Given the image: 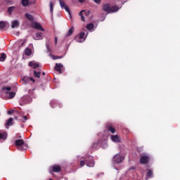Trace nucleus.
<instances>
[{"label":"nucleus","instance_id":"nucleus-1","mask_svg":"<svg viewBox=\"0 0 180 180\" xmlns=\"http://www.w3.org/2000/svg\"><path fill=\"white\" fill-rule=\"evenodd\" d=\"M103 11L106 13H114V12H117L119 8L117 6H112L109 4H105L103 5Z\"/></svg>","mask_w":180,"mask_h":180},{"label":"nucleus","instance_id":"nucleus-2","mask_svg":"<svg viewBox=\"0 0 180 180\" xmlns=\"http://www.w3.org/2000/svg\"><path fill=\"white\" fill-rule=\"evenodd\" d=\"M11 89H12L11 87H2L1 89V92L6 95V98H8V99H12V98L16 95V94L13 91L9 92Z\"/></svg>","mask_w":180,"mask_h":180},{"label":"nucleus","instance_id":"nucleus-3","mask_svg":"<svg viewBox=\"0 0 180 180\" xmlns=\"http://www.w3.org/2000/svg\"><path fill=\"white\" fill-rule=\"evenodd\" d=\"M124 160V156L121 154H117L113 158V161L115 162V164H120V162H122V161Z\"/></svg>","mask_w":180,"mask_h":180},{"label":"nucleus","instance_id":"nucleus-4","mask_svg":"<svg viewBox=\"0 0 180 180\" xmlns=\"http://www.w3.org/2000/svg\"><path fill=\"white\" fill-rule=\"evenodd\" d=\"M85 162L87 167H94V165H95V162L94 161V158H92V156L86 158Z\"/></svg>","mask_w":180,"mask_h":180},{"label":"nucleus","instance_id":"nucleus-5","mask_svg":"<svg viewBox=\"0 0 180 180\" xmlns=\"http://www.w3.org/2000/svg\"><path fill=\"white\" fill-rule=\"evenodd\" d=\"M59 4L62 9H65L66 12L69 13V15H71V11H70V8L68 6H65V2L63 0H59Z\"/></svg>","mask_w":180,"mask_h":180},{"label":"nucleus","instance_id":"nucleus-6","mask_svg":"<svg viewBox=\"0 0 180 180\" xmlns=\"http://www.w3.org/2000/svg\"><path fill=\"white\" fill-rule=\"evenodd\" d=\"M32 27H33V29H37V30H41V32H44V29H43L40 23L32 22Z\"/></svg>","mask_w":180,"mask_h":180},{"label":"nucleus","instance_id":"nucleus-7","mask_svg":"<svg viewBox=\"0 0 180 180\" xmlns=\"http://www.w3.org/2000/svg\"><path fill=\"white\" fill-rule=\"evenodd\" d=\"M76 40L79 43H82L85 40V33L81 32L78 37H76Z\"/></svg>","mask_w":180,"mask_h":180},{"label":"nucleus","instance_id":"nucleus-8","mask_svg":"<svg viewBox=\"0 0 180 180\" xmlns=\"http://www.w3.org/2000/svg\"><path fill=\"white\" fill-rule=\"evenodd\" d=\"M28 65L29 67H32V68L34 69L39 68L40 67V64H39L34 60L29 62Z\"/></svg>","mask_w":180,"mask_h":180},{"label":"nucleus","instance_id":"nucleus-9","mask_svg":"<svg viewBox=\"0 0 180 180\" xmlns=\"http://www.w3.org/2000/svg\"><path fill=\"white\" fill-rule=\"evenodd\" d=\"M150 160V158H148V156H142L140 158V162L141 164H147V162H148V160Z\"/></svg>","mask_w":180,"mask_h":180},{"label":"nucleus","instance_id":"nucleus-10","mask_svg":"<svg viewBox=\"0 0 180 180\" xmlns=\"http://www.w3.org/2000/svg\"><path fill=\"white\" fill-rule=\"evenodd\" d=\"M110 139L114 143H120V137L118 135H112Z\"/></svg>","mask_w":180,"mask_h":180},{"label":"nucleus","instance_id":"nucleus-11","mask_svg":"<svg viewBox=\"0 0 180 180\" xmlns=\"http://www.w3.org/2000/svg\"><path fill=\"white\" fill-rule=\"evenodd\" d=\"M51 168L53 172H60L61 171V167L60 165H55Z\"/></svg>","mask_w":180,"mask_h":180},{"label":"nucleus","instance_id":"nucleus-12","mask_svg":"<svg viewBox=\"0 0 180 180\" xmlns=\"http://www.w3.org/2000/svg\"><path fill=\"white\" fill-rule=\"evenodd\" d=\"M63 67V64L61 63H56L55 66L56 71H58V72H60L61 74V68Z\"/></svg>","mask_w":180,"mask_h":180},{"label":"nucleus","instance_id":"nucleus-13","mask_svg":"<svg viewBox=\"0 0 180 180\" xmlns=\"http://www.w3.org/2000/svg\"><path fill=\"white\" fill-rule=\"evenodd\" d=\"M34 39V40H41L43 39V34L41 32H37Z\"/></svg>","mask_w":180,"mask_h":180},{"label":"nucleus","instance_id":"nucleus-14","mask_svg":"<svg viewBox=\"0 0 180 180\" xmlns=\"http://www.w3.org/2000/svg\"><path fill=\"white\" fill-rule=\"evenodd\" d=\"M19 27V21L15 20L11 22L12 29H15V27Z\"/></svg>","mask_w":180,"mask_h":180},{"label":"nucleus","instance_id":"nucleus-15","mask_svg":"<svg viewBox=\"0 0 180 180\" xmlns=\"http://www.w3.org/2000/svg\"><path fill=\"white\" fill-rule=\"evenodd\" d=\"M13 122V118H12V117L9 118L8 120L7 121V122L5 124L6 128L8 129V127H9V126H12Z\"/></svg>","mask_w":180,"mask_h":180},{"label":"nucleus","instance_id":"nucleus-16","mask_svg":"<svg viewBox=\"0 0 180 180\" xmlns=\"http://www.w3.org/2000/svg\"><path fill=\"white\" fill-rule=\"evenodd\" d=\"M6 137H8V134H6V132H0V140H6Z\"/></svg>","mask_w":180,"mask_h":180},{"label":"nucleus","instance_id":"nucleus-17","mask_svg":"<svg viewBox=\"0 0 180 180\" xmlns=\"http://www.w3.org/2000/svg\"><path fill=\"white\" fill-rule=\"evenodd\" d=\"M29 77H23L21 80L20 82L23 84L24 85H26L29 84Z\"/></svg>","mask_w":180,"mask_h":180},{"label":"nucleus","instance_id":"nucleus-18","mask_svg":"<svg viewBox=\"0 0 180 180\" xmlns=\"http://www.w3.org/2000/svg\"><path fill=\"white\" fill-rule=\"evenodd\" d=\"M108 131H110V133H112V134H115V133H116V129L112 126L108 127Z\"/></svg>","mask_w":180,"mask_h":180},{"label":"nucleus","instance_id":"nucleus-19","mask_svg":"<svg viewBox=\"0 0 180 180\" xmlns=\"http://www.w3.org/2000/svg\"><path fill=\"white\" fill-rule=\"evenodd\" d=\"M74 27H72L68 32L67 34H66V37H68L69 36H71V34H72L74 33Z\"/></svg>","mask_w":180,"mask_h":180},{"label":"nucleus","instance_id":"nucleus-20","mask_svg":"<svg viewBox=\"0 0 180 180\" xmlns=\"http://www.w3.org/2000/svg\"><path fill=\"white\" fill-rule=\"evenodd\" d=\"M24 143L22 139H18L15 141V145L17 146H23Z\"/></svg>","mask_w":180,"mask_h":180},{"label":"nucleus","instance_id":"nucleus-21","mask_svg":"<svg viewBox=\"0 0 180 180\" xmlns=\"http://www.w3.org/2000/svg\"><path fill=\"white\" fill-rule=\"evenodd\" d=\"M25 18H27V19H28V20H30V22H33V20H34L33 16L29 13L25 14Z\"/></svg>","mask_w":180,"mask_h":180},{"label":"nucleus","instance_id":"nucleus-22","mask_svg":"<svg viewBox=\"0 0 180 180\" xmlns=\"http://www.w3.org/2000/svg\"><path fill=\"white\" fill-rule=\"evenodd\" d=\"M40 75H41V72H37L36 70L34 71V77L36 78H40Z\"/></svg>","mask_w":180,"mask_h":180},{"label":"nucleus","instance_id":"nucleus-23","mask_svg":"<svg viewBox=\"0 0 180 180\" xmlns=\"http://www.w3.org/2000/svg\"><path fill=\"white\" fill-rule=\"evenodd\" d=\"M151 176H153V170H151L150 169H148L146 178H151Z\"/></svg>","mask_w":180,"mask_h":180},{"label":"nucleus","instance_id":"nucleus-24","mask_svg":"<svg viewBox=\"0 0 180 180\" xmlns=\"http://www.w3.org/2000/svg\"><path fill=\"white\" fill-rule=\"evenodd\" d=\"M21 4L22 6H27L29 5V0H22Z\"/></svg>","mask_w":180,"mask_h":180},{"label":"nucleus","instance_id":"nucleus-25","mask_svg":"<svg viewBox=\"0 0 180 180\" xmlns=\"http://www.w3.org/2000/svg\"><path fill=\"white\" fill-rule=\"evenodd\" d=\"M4 60H6V54L1 53L0 56V61L4 62Z\"/></svg>","mask_w":180,"mask_h":180},{"label":"nucleus","instance_id":"nucleus-26","mask_svg":"<svg viewBox=\"0 0 180 180\" xmlns=\"http://www.w3.org/2000/svg\"><path fill=\"white\" fill-rule=\"evenodd\" d=\"M6 27V22L1 21L0 22V29H5Z\"/></svg>","mask_w":180,"mask_h":180},{"label":"nucleus","instance_id":"nucleus-27","mask_svg":"<svg viewBox=\"0 0 180 180\" xmlns=\"http://www.w3.org/2000/svg\"><path fill=\"white\" fill-rule=\"evenodd\" d=\"M84 12H85V11H82L80 13H79V16L81 17V19L84 22V20H85V17H84Z\"/></svg>","mask_w":180,"mask_h":180},{"label":"nucleus","instance_id":"nucleus-28","mask_svg":"<svg viewBox=\"0 0 180 180\" xmlns=\"http://www.w3.org/2000/svg\"><path fill=\"white\" fill-rule=\"evenodd\" d=\"M86 29H88V30H92V29H94V24L91 23L87 25Z\"/></svg>","mask_w":180,"mask_h":180},{"label":"nucleus","instance_id":"nucleus-29","mask_svg":"<svg viewBox=\"0 0 180 180\" xmlns=\"http://www.w3.org/2000/svg\"><path fill=\"white\" fill-rule=\"evenodd\" d=\"M30 54H32V50L30 49H25V55L30 56Z\"/></svg>","mask_w":180,"mask_h":180},{"label":"nucleus","instance_id":"nucleus-30","mask_svg":"<svg viewBox=\"0 0 180 180\" xmlns=\"http://www.w3.org/2000/svg\"><path fill=\"white\" fill-rule=\"evenodd\" d=\"M49 6H50L51 13H53V11L54 9V6L53 5V2H51V1L50 2Z\"/></svg>","mask_w":180,"mask_h":180},{"label":"nucleus","instance_id":"nucleus-31","mask_svg":"<svg viewBox=\"0 0 180 180\" xmlns=\"http://www.w3.org/2000/svg\"><path fill=\"white\" fill-rule=\"evenodd\" d=\"M15 9V6H11V7H9L8 9V13H12V12H13V10Z\"/></svg>","mask_w":180,"mask_h":180},{"label":"nucleus","instance_id":"nucleus-32","mask_svg":"<svg viewBox=\"0 0 180 180\" xmlns=\"http://www.w3.org/2000/svg\"><path fill=\"white\" fill-rule=\"evenodd\" d=\"M84 165H85V162H84V160H82L80 162V167H84Z\"/></svg>","mask_w":180,"mask_h":180},{"label":"nucleus","instance_id":"nucleus-33","mask_svg":"<svg viewBox=\"0 0 180 180\" xmlns=\"http://www.w3.org/2000/svg\"><path fill=\"white\" fill-rule=\"evenodd\" d=\"M29 81H32V82H36V80H34L33 77H29Z\"/></svg>","mask_w":180,"mask_h":180},{"label":"nucleus","instance_id":"nucleus-34","mask_svg":"<svg viewBox=\"0 0 180 180\" xmlns=\"http://www.w3.org/2000/svg\"><path fill=\"white\" fill-rule=\"evenodd\" d=\"M23 119H24V120L22 121V123H25V122H26V120H27V117L23 116Z\"/></svg>","mask_w":180,"mask_h":180},{"label":"nucleus","instance_id":"nucleus-35","mask_svg":"<svg viewBox=\"0 0 180 180\" xmlns=\"http://www.w3.org/2000/svg\"><path fill=\"white\" fill-rule=\"evenodd\" d=\"M94 2H96V4H101V0H94Z\"/></svg>","mask_w":180,"mask_h":180},{"label":"nucleus","instance_id":"nucleus-36","mask_svg":"<svg viewBox=\"0 0 180 180\" xmlns=\"http://www.w3.org/2000/svg\"><path fill=\"white\" fill-rule=\"evenodd\" d=\"M12 113H13V110L8 111V115H12Z\"/></svg>","mask_w":180,"mask_h":180},{"label":"nucleus","instance_id":"nucleus-37","mask_svg":"<svg viewBox=\"0 0 180 180\" xmlns=\"http://www.w3.org/2000/svg\"><path fill=\"white\" fill-rule=\"evenodd\" d=\"M51 56V58L53 59V60H56V56H53V55H50Z\"/></svg>","mask_w":180,"mask_h":180},{"label":"nucleus","instance_id":"nucleus-38","mask_svg":"<svg viewBox=\"0 0 180 180\" xmlns=\"http://www.w3.org/2000/svg\"><path fill=\"white\" fill-rule=\"evenodd\" d=\"M79 2H80V4H82V3L85 2V0H79Z\"/></svg>","mask_w":180,"mask_h":180},{"label":"nucleus","instance_id":"nucleus-39","mask_svg":"<svg viewBox=\"0 0 180 180\" xmlns=\"http://www.w3.org/2000/svg\"><path fill=\"white\" fill-rule=\"evenodd\" d=\"M57 40H58V38L57 37H55V44H57Z\"/></svg>","mask_w":180,"mask_h":180},{"label":"nucleus","instance_id":"nucleus-40","mask_svg":"<svg viewBox=\"0 0 180 180\" xmlns=\"http://www.w3.org/2000/svg\"><path fill=\"white\" fill-rule=\"evenodd\" d=\"M89 13H90V12H89V11H87V12L86 13V15H89Z\"/></svg>","mask_w":180,"mask_h":180},{"label":"nucleus","instance_id":"nucleus-41","mask_svg":"<svg viewBox=\"0 0 180 180\" xmlns=\"http://www.w3.org/2000/svg\"><path fill=\"white\" fill-rule=\"evenodd\" d=\"M57 58H61V57L56 56V60H57Z\"/></svg>","mask_w":180,"mask_h":180},{"label":"nucleus","instance_id":"nucleus-42","mask_svg":"<svg viewBox=\"0 0 180 180\" xmlns=\"http://www.w3.org/2000/svg\"><path fill=\"white\" fill-rule=\"evenodd\" d=\"M25 44V41L21 44V46H23Z\"/></svg>","mask_w":180,"mask_h":180},{"label":"nucleus","instance_id":"nucleus-43","mask_svg":"<svg viewBox=\"0 0 180 180\" xmlns=\"http://www.w3.org/2000/svg\"><path fill=\"white\" fill-rule=\"evenodd\" d=\"M42 75H46V73L45 72H42Z\"/></svg>","mask_w":180,"mask_h":180},{"label":"nucleus","instance_id":"nucleus-44","mask_svg":"<svg viewBox=\"0 0 180 180\" xmlns=\"http://www.w3.org/2000/svg\"><path fill=\"white\" fill-rule=\"evenodd\" d=\"M15 120H18V117H15Z\"/></svg>","mask_w":180,"mask_h":180}]
</instances>
